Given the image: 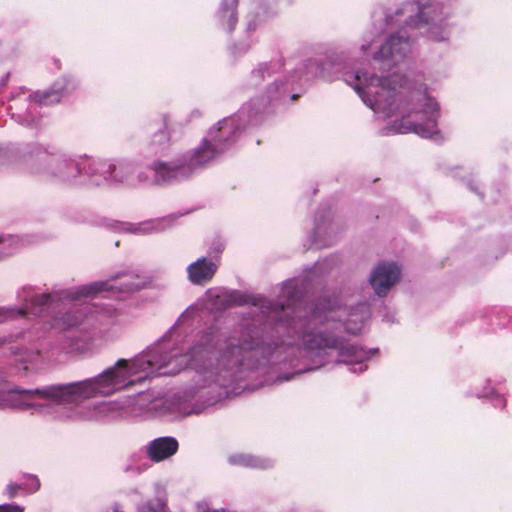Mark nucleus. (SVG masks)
<instances>
[{
	"mask_svg": "<svg viewBox=\"0 0 512 512\" xmlns=\"http://www.w3.org/2000/svg\"><path fill=\"white\" fill-rule=\"evenodd\" d=\"M304 286L290 279L282 284L278 300L228 289L230 307L250 305L257 318L245 319L228 332L216 325L197 341L179 345V330L195 312L187 308L158 341L130 359H118L100 374L81 381L52 384L34 390V414L61 419L113 420L131 413L133 399L82 406L85 400L105 397L175 375L187 367L192 381L179 394L162 401L160 412L170 420L201 414L231 395L289 381L294 375L329 364H344L352 373L366 371V362L378 352L349 341L370 317L367 303L347 310L339 296L325 291L310 304L303 302Z\"/></svg>",
	"mask_w": 512,
	"mask_h": 512,
	"instance_id": "f257e3e1",
	"label": "nucleus"
},
{
	"mask_svg": "<svg viewBox=\"0 0 512 512\" xmlns=\"http://www.w3.org/2000/svg\"><path fill=\"white\" fill-rule=\"evenodd\" d=\"M373 28L380 33L388 27L400 26L389 35L373 56L382 71L380 76L360 69H349L342 55L327 56L322 65L306 60L286 75L280 60L260 63L245 81L247 89L259 94L243 104L239 111L219 120L207 132L206 138L223 154L230 149L248 127L260 124L269 105L286 99L295 100L294 86L313 77L326 80L343 79L362 102L378 117L399 119L383 129L385 135L415 133L425 138V84L410 80L394 67L402 64L412 51L414 38L409 33L417 30L425 35V0H411L392 11L378 7L372 13Z\"/></svg>",
	"mask_w": 512,
	"mask_h": 512,
	"instance_id": "f03ea898",
	"label": "nucleus"
},
{
	"mask_svg": "<svg viewBox=\"0 0 512 512\" xmlns=\"http://www.w3.org/2000/svg\"><path fill=\"white\" fill-rule=\"evenodd\" d=\"M145 285V277L134 271L122 270L106 280L71 288L54 287L49 293H39L33 286H24L19 289L17 299L21 306L0 307V323L27 316L50 317L52 327L58 329L59 332L55 339L48 342L44 351L23 345H11L9 350L16 358L18 373L21 376L36 373L46 364L57 362L67 355L84 353L90 348L95 337V330L90 322L89 306L86 303H80L82 299L100 295H115L116 293L130 294L139 291ZM16 390L24 389L16 386L8 391H0V394L16 393ZM5 408L23 411V409L12 405L0 406V409ZM24 411H29L31 415H34L31 409H24ZM37 415L43 416L42 414ZM46 416L58 419L54 415L47 414ZM59 420L62 419L59 418Z\"/></svg>",
	"mask_w": 512,
	"mask_h": 512,
	"instance_id": "7ed1b4c3",
	"label": "nucleus"
},
{
	"mask_svg": "<svg viewBox=\"0 0 512 512\" xmlns=\"http://www.w3.org/2000/svg\"><path fill=\"white\" fill-rule=\"evenodd\" d=\"M94 157L73 154L49 144L27 145L22 151L0 146V168L22 164L25 171L41 181L61 187L92 183Z\"/></svg>",
	"mask_w": 512,
	"mask_h": 512,
	"instance_id": "20e7f679",
	"label": "nucleus"
},
{
	"mask_svg": "<svg viewBox=\"0 0 512 512\" xmlns=\"http://www.w3.org/2000/svg\"><path fill=\"white\" fill-rule=\"evenodd\" d=\"M79 86L80 82L75 76L63 75L43 91L30 92L25 88H20L11 95L8 112L17 123L29 128L37 127L41 120L40 107L61 102Z\"/></svg>",
	"mask_w": 512,
	"mask_h": 512,
	"instance_id": "39448f33",
	"label": "nucleus"
},
{
	"mask_svg": "<svg viewBox=\"0 0 512 512\" xmlns=\"http://www.w3.org/2000/svg\"><path fill=\"white\" fill-rule=\"evenodd\" d=\"M92 184L131 187L136 162L127 158L94 157Z\"/></svg>",
	"mask_w": 512,
	"mask_h": 512,
	"instance_id": "423d86ee",
	"label": "nucleus"
},
{
	"mask_svg": "<svg viewBox=\"0 0 512 512\" xmlns=\"http://www.w3.org/2000/svg\"><path fill=\"white\" fill-rule=\"evenodd\" d=\"M222 154L204 137L194 148L185 152L177 159L171 160V166L177 181L189 179L204 170Z\"/></svg>",
	"mask_w": 512,
	"mask_h": 512,
	"instance_id": "0eeeda50",
	"label": "nucleus"
},
{
	"mask_svg": "<svg viewBox=\"0 0 512 512\" xmlns=\"http://www.w3.org/2000/svg\"><path fill=\"white\" fill-rule=\"evenodd\" d=\"M130 188L162 186L178 182L170 161L155 160L147 168L138 170L133 175Z\"/></svg>",
	"mask_w": 512,
	"mask_h": 512,
	"instance_id": "6e6552de",
	"label": "nucleus"
},
{
	"mask_svg": "<svg viewBox=\"0 0 512 512\" xmlns=\"http://www.w3.org/2000/svg\"><path fill=\"white\" fill-rule=\"evenodd\" d=\"M104 225L108 229L115 232H123L134 235H149L164 231L171 227L172 219L169 217H164L158 219H149L139 223L106 220Z\"/></svg>",
	"mask_w": 512,
	"mask_h": 512,
	"instance_id": "1a4fd4ad",
	"label": "nucleus"
},
{
	"mask_svg": "<svg viewBox=\"0 0 512 512\" xmlns=\"http://www.w3.org/2000/svg\"><path fill=\"white\" fill-rule=\"evenodd\" d=\"M400 267L393 262H381L372 271L369 282L376 295L385 296L400 278Z\"/></svg>",
	"mask_w": 512,
	"mask_h": 512,
	"instance_id": "9d476101",
	"label": "nucleus"
},
{
	"mask_svg": "<svg viewBox=\"0 0 512 512\" xmlns=\"http://www.w3.org/2000/svg\"><path fill=\"white\" fill-rule=\"evenodd\" d=\"M219 266L218 257H199L187 266V279L192 285L204 286L214 278Z\"/></svg>",
	"mask_w": 512,
	"mask_h": 512,
	"instance_id": "9b49d317",
	"label": "nucleus"
},
{
	"mask_svg": "<svg viewBox=\"0 0 512 512\" xmlns=\"http://www.w3.org/2000/svg\"><path fill=\"white\" fill-rule=\"evenodd\" d=\"M178 450L179 442L172 436L157 437L143 447V453L153 463H160L170 459Z\"/></svg>",
	"mask_w": 512,
	"mask_h": 512,
	"instance_id": "f8f14e48",
	"label": "nucleus"
},
{
	"mask_svg": "<svg viewBox=\"0 0 512 512\" xmlns=\"http://www.w3.org/2000/svg\"><path fill=\"white\" fill-rule=\"evenodd\" d=\"M152 495L136 504V512H171L167 485L161 481L152 484Z\"/></svg>",
	"mask_w": 512,
	"mask_h": 512,
	"instance_id": "ddd939ff",
	"label": "nucleus"
},
{
	"mask_svg": "<svg viewBox=\"0 0 512 512\" xmlns=\"http://www.w3.org/2000/svg\"><path fill=\"white\" fill-rule=\"evenodd\" d=\"M227 461L232 466L258 470H268L275 466V460L270 457L243 452L231 454Z\"/></svg>",
	"mask_w": 512,
	"mask_h": 512,
	"instance_id": "4468645a",
	"label": "nucleus"
},
{
	"mask_svg": "<svg viewBox=\"0 0 512 512\" xmlns=\"http://www.w3.org/2000/svg\"><path fill=\"white\" fill-rule=\"evenodd\" d=\"M238 0H222L216 13L218 25L228 33L234 31L238 22Z\"/></svg>",
	"mask_w": 512,
	"mask_h": 512,
	"instance_id": "2eb2a0df",
	"label": "nucleus"
},
{
	"mask_svg": "<svg viewBox=\"0 0 512 512\" xmlns=\"http://www.w3.org/2000/svg\"><path fill=\"white\" fill-rule=\"evenodd\" d=\"M24 239L18 235H0V260L9 257L24 247Z\"/></svg>",
	"mask_w": 512,
	"mask_h": 512,
	"instance_id": "dca6fc26",
	"label": "nucleus"
},
{
	"mask_svg": "<svg viewBox=\"0 0 512 512\" xmlns=\"http://www.w3.org/2000/svg\"><path fill=\"white\" fill-rule=\"evenodd\" d=\"M147 457L141 452H135L128 456L123 471L126 473L140 475L150 467Z\"/></svg>",
	"mask_w": 512,
	"mask_h": 512,
	"instance_id": "f3484780",
	"label": "nucleus"
},
{
	"mask_svg": "<svg viewBox=\"0 0 512 512\" xmlns=\"http://www.w3.org/2000/svg\"><path fill=\"white\" fill-rule=\"evenodd\" d=\"M207 295L213 309L222 311L231 308L228 299V289L209 290Z\"/></svg>",
	"mask_w": 512,
	"mask_h": 512,
	"instance_id": "a211bd4d",
	"label": "nucleus"
},
{
	"mask_svg": "<svg viewBox=\"0 0 512 512\" xmlns=\"http://www.w3.org/2000/svg\"><path fill=\"white\" fill-rule=\"evenodd\" d=\"M268 12L263 7V3L261 2H255L251 4L250 12L247 17V26L246 30L247 32L255 31L258 23L263 19V17Z\"/></svg>",
	"mask_w": 512,
	"mask_h": 512,
	"instance_id": "6ab92c4d",
	"label": "nucleus"
},
{
	"mask_svg": "<svg viewBox=\"0 0 512 512\" xmlns=\"http://www.w3.org/2000/svg\"><path fill=\"white\" fill-rule=\"evenodd\" d=\"M169 140V134L167 133L166 130H159L156 133H154L151 140L153 152L158 153L164 150L167 147Z\"/></svg>",
	"mask_w": 512,
	"mask_h": 512,
	"instance_id": "aec40b11",
	"label": "nucleus"
},
{
	"mask_svg": "<svg viewBox=\"0 0 512 512\" xmlns=\"http://www.w3.org/2000/svg\"><path fill=\"white\" fill-rule=\"evenodd\" d=\"M475 396L478 398L492 397L493 405L496 408H504L506 401L500 395H498L493 388H485L482 392H476Z\"/></svg>",
	"mask_w": 512,
	"mask_h": 512,
	"instance_id": "412c9836",
	"label": "nucleus"
},
{
	"mask_svg": "<svg viewBox=\"0 0 512 512\" xmlns=\"http://www.w3.org/2000/svg\"><path fill=\"white\" fill-rule=\"evenodd\" d=\"M21 485L27 493H35L40 488V481L36 476L29 475L26 478V482Z\"/></svg>",
	"mask_w": 512,
	"mask_h": 512,
	"instance_id": "4be33fe9",
	"label": "nucleus"
},
{
	"mask_svg": "<svg viewBox=\"0 0 512 512\" xmlns=\"http://www.w3.org/2000/svg\"><path fill=\"white\" fill-rule=\"evenodd\" d=\"M328 229L330 230L331 227H325V224L324 223H320V222H316L315 224V228H314V239H313V243L317 246V247H321L322 245H326V243H321L320 241H318L316 239V237L320 236L322 233H325L327 234L328 233Z\"/></svg>",
	"mask_w": 512,
	"mask_h": 512,
	"instance_id": "5701e85b",
	"label": "nucleus"
},
{
	"mask_svg": "<svg viewBox=\"0 0 512 512\" xmlns=\"http://www.w3.org/2000/svg\"><path fill=\"white\" fill-rule=\"evenodd\" d=\"M375 41V33L374 32H367L364 34L362 43L360 45V49L363 52V54H366L367 51L370 49L371 44Z\"/></svg>",
	"mask_w": 512,
	"mask_h": 512,
	"instance_id": "b1692460",
	"label": "nucleus"
},
{
	"mask_svg": "<svg viewBox=\"0 0 512 512\" xmlns=\"http://www.w3.org/2000/svg\"><path fill=\"white\" fill-rule=\"evenodd\" d=\"M252 46V42L236 44L230 48V52L233 56H239L241 54L246 53L250 47Z\"/></svg>",
	"mask_w": 512,
	"mask_h": 512,
	"instance_id": "393cba45",
	"label": "nucleus"
},
{
	"mask_svg": "<svg viewBox=\"0 0 512 512\" xmlns=\"http://www.w3.org/2000/svg\"><path fill=\"white\" fill-rule=\"evenodd\" d=\"M20 490H23V487H22L21 484L9 483L6 486L5 493L8 496V498L12 499V498H15L18 495V492Z\"/></svg>",
	"mask_w": 512,
	"mask_h": 512,
	"instance_id": "a878e982",
	"label": "nucleus"
},
{
	"mask_svg": "<svg viewBox=\"0 0 512 512\" xmlns=\"http://www.w3.org/2000/svg\"><path fill=\"white\" fill-rule=\"evenodd\" d=\"M225 249V245L224 243L221 241V240H216L212 243L210 249H209V253L210 254H215L213 257H218L219 258V254H221Z\"/></svg>",
	"mask_w": 512,
	"mask_h": 512,
	"instance_id": "bb28decb",
	"label": "nucleus"
},
{
	"mask_svg": "<svg viewBox=\"0 0 512 512\" xmlns=\"http://www.w3.org/2000/svg\"><path fill=\"white\" fill-rule=\"evenodd\" d=\"M0 512H24V507L15 503L1 504Z\"/></svg>",
	"mask_w": 512,
	"mask_h": 512,
	"instance_id": "cd10ccee",
	"label": "nucleus"
},
{
	"mask_svg": "<svg viewBox=\"0 0 512 512\" xmlns=\"http://www.w3.org/2000/svg\"><path fill=\"white\" fill-rule=\"evenodd\" d=\"M35 331H36V328H32L30 330L24 331V332L20 333L19 335H17V338H21L24 342H31L36 337Z\"/></svg>",
	"mask_w": 512,
	"mask_h": 512,
	"instance_id": "c85d7f7f",
	"label": "nucleus"
},
{
	"mask_svg": "<svg viewBox=\"0 0 512 512\" xmlns=\"http://www.w3.org/2000/svg\"><path fill=\"white\" fill-rule=\"evenodd\" d=\"M111 509H113V512H125V511L123 510L122 505H121L119 502H114V503L111 505Z\"/></svg>",
	"mask_w": 512,
	"mask_h": 512,
	"instance_id": "c756f323",
	"label": "nucleus"
},
{
	"mask_svg": "<svg viewBox=\"0 0 512 512\" xmlns=\"http://www.w3.org/2000/svg\"><path fill=\"white\" fill-rule=\"evenodd\" d=\"M190 117L191 118H200L201 117V112L200 110L198 109H194L191 111V114H190Z\"/></svg>",
	"mask_w": 512,
	"mask_h": 512,
	"instance_id": "7c9ffc66",
	"label": "nucleus"
},
{
	"mask_svg": "<svg viewBox=\"0 0 512 512\" xmlns=\"http://www.w3.org/2000/svg\"><path fill=\"white\" fill-rule=\"evenodd\" d=\"M467 186L474 192H476V188L473 186L472 180H467Z\"/></svg>",
	"mask_w": 512,
	"mask_h": 512,
	"instance_id": "2f4dec72",
	"label": "nucleus"
},
{
	"mask_svg": "<svg viewBox=\"0 0 512 512\" xmlns=\"http://www.w3.org/2000/svg\"><path fill=\"white\" fill-rule=\"evenodd\" d=\"M108 313H109V316L111 317H117L118 316V311L116 309L110 311L108 310Z\"/></svg>",
	"mask_w": 512,
	"mask_h": 512,
	"instance_id": "473e14b6",
	"label": "nucleus"
},
{
	"mask_svg": "<svg viewBox=\"0 0 512 512\" xmlns=\"http://www.w3.org/2000/svg\"><path fill=\"white\" fill-rule=\"evenodd\" d=\"M8 77H9V74H6L3 78H2V82H1V85L4 86L6 85V82L8 80Z\"/></svg>",
	"mask_w": 512,
	"mask_h": 512,
	"instance_id": "72a5a7b5",
	"label": "nucleus"
},
{
	"mask_svg": "<svg viewBox=\"0 0 512 512\" xmlns=\"http://www.w3.org/2000/svg\"><path fill=\"white\" fill-rule=\"evenodd\" d=\"M6 342L5 338H0V346Z\"/></svg>",
	"mask_w": 512,
	"mask_h": 512,
	"instance_id": "f704fd0d",
	"label": "nucleus"
},
{
	"mask_svg": "<svg viewBox=\"0 0 512 512\" xmlns=\"http://www.w3.org/2000/svg\"><path fill=\"white\" fill-rule=\"evenodd\" d=\"M106 512H113V509L110 507Z\"/></svg>",
	"mask_w": 512,
	"mask_h": 512,
	"instance_id": "c9c22d12",
	"label": "nucleus"
}]
</instances>
